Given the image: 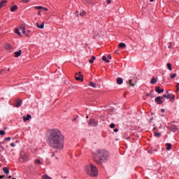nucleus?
Here are the masks:
<instances>
[{"label":"nucleus","instance_id":"47","mask_svg":"<svg viewBox=\"0 0 179 179\" xmlns=\"http://www.w3.org/2000/svg\"><path fill=\"white\" fill-rule=\"evenodd\" d=\"M107 2H108V4H110V3H111V0H108Z\"/></svg>","mask_w":179,"mask_h":179},{"label":"nucleus","instance_id":"57","mask_svg":"<svg viewBox=\"0 0 179 179\" xmlns=\"http://www.w3.org/2000/svg\"><path fill=\"white\" fill-rule=\"evenodd\" d=\"M8 178H12V176H9Z\"/></svg>","mask_w":179,"mask_h":179},{"label":"nucleus","instance_id":"51","mask_svg":"<svg viewBox=\"0 0 179 179\" xmlns=\"http://www.w3.org/2000/svg\"><path fill=\"white\" fill-rule=\"evenodd\" d=\"M3 72V70H0V75Z\"/></svg>","mask_w":179,"mask_h":179},{"label":"nucleus","instance_id":"15","mask_svg":"<svg viewBox=\"0 0 179 179\" xmlns=\"http://www.w3.org/2000/svg\"><path fill=\"white\" fill-rule=\"evenodd\" d=\"M30 118H31V115H27V117L23 116L24 121H29V120H30Z\"/></svg>","mask_w":179,"mask_h":179},{"label":"nucleus","instance_id":"39","mask_svg":"<svg viewBox=\"0 0 179 179\" xmlns=\"http://www.w3.org/2000/svg\"><path fill=\"white\" fill-rule=\"evenodd\" d=\"M76 16H77L78 17H79V11H76Z\"/></svg>","mask_w":179,"mask_h":179},{"label":"nucleus","instance_id":"20","mask_svg":"<svg viewBox=\"0 0 179 179\" xmlns=\"http://www.w3.org/2000/svg\"><path fill=\"white\" fill-rule=\"evenodd\" d=\"M124 47H127V45L124 43H120L119 44V48H124Z\"/></svg>","mask_w":179,"mask_h":179},{"label":"nucleus","instance_id":"9","mask_svg":"<svg viewBox=\"0 0 179 179\" xmlns=\"http://www.w3.org/2000/svg\"><path fill=\"white\" fill-rule=\"evenodd\" d=\"M14 55H15V58H18V57H20L22 55V50L15 52Z\"/></svg>","mask_w":179,"mask_h":179},{"label":"nucleus","instance_id":"6","mask_svg":"<svg viewBox=\"0 0 179 179\" xmlns=\"http://www.w3.org/2000/svg\"><path fill=\"white\" fill-rule=\"evenodd\" d=\"M163 96H157L155 99V101L156 103H157V104H163Z\"/></svg>","mask_w":179,"mask_h":179},{"label":"nucleus","instance_id":"14","mask_svg":"<svg viewBox=\"0 0 179 179\" xmlns=\"http://www.w3.org/2000/svg\"><path fill=\"white\" fill-rule=\"evenodd\" d=\"M36 27L38 29H44V22H42L41 24L36 23Z\"/></svg>","mask_w":179,"mask_h":179},{"label":"nucleus","instance_id":"48","mask_svg":"<svg viewBox=\"0 0 179 179\" xmlns=\"http://www.w3.org/2000/svg\"><path fill=\"white\" fill-rule=\"evenodd\" d=\"M38 15H41V11H38Z\"/></svg>","mask_w":179,"mask_h":179},{"label":"nucleus","instance_id":"42","mask_svg":"<svg viewBox=\"0 0 179 179\" xmlns=\"http://www.w3.org/2000/svg\"><path fill=\"white\" fill-rule=\"evenodd\" d=\"M10 146L12 147V148H15V143H10Z\"/></svg>","mask_w":179,"mask_h":179},{"label":"nucleus","instance_id":"56","mask_svg":"<svg viewBox=\"0 0 179 179\" xmlns=\"http://www.w3.org/2000/svg\"><path fill=\"white\" fill-rule=\"evenodd\" d=\"M73 121H76V118L73 119Z\"/></svg>","mask_w":179,"mask_h":179},{"label":"nucleus","instance_id":"36","mask_svg":"<svg viewBox=\"0 0 179 179\" xmlns=\"http://www.w3.org/2000/svg\"><path fill=\"white\" fill-rule=\"evenodd\" d=\"M22 33L23 34H26V28L23 27L22 29Z\"/></svg>","mask_w":179,"mask_h":179},{"label":"nucleus","instance_id":"50","mask_svg":"<svg viewBox=\"0 0 179 179\" xmlns=\"http://www.w3.org/2000/svg\"><path fill=\"white\" fill-rule=\"evenodd\" d=\"M54 156H55V152L52 153V157H54Z\"/></svg>","mask_w":179,"mask_h":179},{"label":"nucleus","instance_id":"43","mask_svg":"<svg viewBox=\"0 0 179 179\" xmlns=\"http://www.w3.org/2000/svg\"><path fill=\"white\" fill-rule=\"evenodd\" d=\"M108 59H111V58H112V57H111V55H108Z\"/></svg>","mask_w":179,"mask_h":179},{"label":"nucleus","instance_id":"18","mask_svg":"<svg viewBox=\"0 0 179 179\" xmlns=\"http://www.w3.org/2000/svg\"><path fill=\"white\" fill-rule=\"evenodd\" d=\"M8 2V1L6 0H3L0 3V9L1 8H3V6H5V3H6Z\"/></svg>","mask_w":179,"mask_h":179},{"label":"nucleus","instance_id":"23","mask_svg":"<svg viewBox=\"0 0 179 179\" xmlns=\"http://www.w3.org/2000/svg\"><path fill=\"white\" fill-rule=\"evenodd\" d=\"M102 60H103L105 62L110 63V60L107 59V57L103 56Z\"/></svg>","mask_w":179,"mask_h":179},{"label":"nucleus","instance_id":"60","mask_svg":"<svg viewBox=\"0 0 179 179\" xmlns=\"http://www.w3.org/2000/svg\"><path fill=\"white\" fill-rule=\"evenodd\" d=\"M8 71H10V69H8Z\"/></svg>","mask_w":179,"mask_h":179},{"label":"nucleus","instance_id":"33","mask_svg":"<svg viewBox=\"0 0 179 179\" xmlns=\"http://www.w3.org/2000/svg\"><path fill=\"white\" fill-rule=\"evenodd\" d=\"M110 128H111L112 129H113V128H115V124L114 123H111V124H110Z\"/></svg>","mask_w":179,"mask_h":179},{"label":"nucleus","instance_id":"21","mask_svg":"<svg viewBox=\"0 0 179 179\" xmlns=\"http://www.w3.org/2000/svg\"><path fill=\"white\" fill-rule=\"evenodd\" d=\"M166 150H171V143H166Z\"/></svg>","mask_w":179,"mask_h":179},{"label":"nucleus","instance_id":"3","mask_svg":"<svg viewBox=\"0 0 179 179\" xmlns=\"http://www.w3.org/2000/svg\"><path fill=\"white\" fill-rule=\"evenodd\" d=\"M85 172L90 177H97L99 176V171L93 164H88L85 167Z\"/></svg>","mask_w":179,"mask_h":179},{"label":"nucleus","instance_id":"52","mask_svg":"<svg viewBox=\"0 0 179 179\" xmlns=\"http://www.w3.org/2000/svg\"><path fill=\"white\" fill-rule=\"evenodd\" d=\"M162 113H164V109H162Z\"/></svg>","mask_w":179,"mask_h":179},{"label":"nucleus","instance_id":"26","mask_svg":"<svg viewBox=\"0 0 179 179\" xmlns=\"http://www.w3.org/2000/svg\"><path fill=\"white\" fill-rule=\"evenodd\" d=\"M34 162L36 164H43V163L41 162V161L38 159H35Z\"/></svg>","mask_w":179,"mask_h":179},{"label":"nucleus","instance_id":"61","mask_svg":"<svg viewBox=\"0 0 179 179\" xmlns=\"http://www.w3.org/2000/svg\"><path fill=\"white\" fill-rule=\"evenodd\" d=\"M115 52H118L117 51H115Z\"/></svg>","mask_w":179,"mask_h":179},{"label":"nucleus","instance_id":"49","mask_svg":"<svg viewBox=\"0 0 179 179\" xmlns=\"http://www.w3.org/2000/svg\"><path fill=\"white\" fill-rule=\"evenodd\" d=\"M176 88H179V83H177Z\"/></svg>","mask_w":179,"mask_h":179},{"label":"nucleus","instance_id":"27","mask_svg":"<svg viewBox=\"0 0 179 179\" xmlns=\"http://www.w3.org/2000/svg\"><path fill=\"white\" fill-rule=\"evenodd\" d=\"M15 34H17V36H22V34H20V31H19V29H17V28L15 29Z\"/></svg>","mask_w":179,"mask_h":179},{"label":"nucleus","instance_id":"10","mask_svg":"<svg viewBox=\"0 0 179 179\" xmlns=\"http://www.w3.org/2000/svg\"><path fill=\"white\" fill-rule=\"evenodd\" d=\"M116 82L117 85H122V83H124V80L122 78H117Z\"/></svg>","mask_w":179,"mask_h":179},{"label":"nucleus","instance_id":"24","mask_svg":"<svg viewBox=\"0 0 179 179\" xmlns=\"http://www.w3.org/2000/svg\"><path fill=\"white\" fill-rule=\"evenodd\" d=\"M94 59H96V57L92 56V59L89 60L90 64H93V62H94Z\"/></svg>","mask_w":179,"mask_h":179},{"label":"nucleus","instance_id":"30","mask_svg":"<svg viewBox=\"0 0 179 179\" xmlns=\"http://www.w3.org/2000/svg\"><path fill=\"white\" fill-rule=\"evenodd\" d=\"M166 99H171V94H169V91L166 92Z\"/></svg>","mask_w":179,"mask_h":179},{"label":"nucleus","instance_id":"11","mask_svg":"<svg viewBox=\"0 0 179 179\" xmlns=\"http://www.w3.org/2000/svg\"><path fill=\"white\" fill-rule=\"evenodd\" d=\"M155 92H157V93H163V92H164V89H160V87H157L155 88Z\"/></svg>","mask_w":179,"mask_h":179},{"label":"nucleus","instance_id":"7","mask_svg":"<svg viewBox=\"0 0 179 179\" xmlns=\"http://www.w3.org/2000/svg\"><path fill=\"white\" fill-rule=\"evenodd\" d=\"M89 125H92V127H97L98 123L94 120L91 119L89 122Z\"/></svg>","mask_w":179,"mask_h":179},{"label":"nucleus","instance_id":"34","mask_svg":"<svg viewBox=\"0 0 179 179\" xmlns=\"http://www.w3.org/2000/svg\"><path fill=\"white\" fill-rule=\"evenodd\" d=\"M129 85H131V86H132L134 87V86H135V84L132 83V80H129Z\"/></svg>","mask_w":179,"mask_h":179},{"label":"nucleus","instance_id":"58","mask_svg":"<svg viewBox=\"0 0 179 179\" xmlns=\"http://www.w3.org/2000/svg\"><path fill=\"white\" fill-rule=\"evenodd\" d=\"M173 122V124L176 123V122H175V121H173V122Z\"/></svg>","mask_w":179,"mask_h":179},{"label":"nucleus","instance_id":"29","mask_svg":"<svg viewBox=\"0 0 179 179\" xmlns=\"http://www.w3.org/2000/svg\"><path fill=\"white\" fill-rule=\"evenodd\" d=\"M167 68L169 69V71H173V69L171 68V64L168 63L167 64Z\"/></svg>","mask_w":179,"mask_h":179},{"label":"nucleus","instance_id":"25","mask_svg":"<svg viewBox=\"0 0 179 179\" xmlns=\"http://www.w3.org/2000/svg\"><path fill=\"white\" fill-rule=\"evenodd\" d=\"M154 135L155 136H156V138H160V136H162V134H160L159 132H155Z\"/></svg>","mask_w":179,"mask_h":179},{"label":"nucleus","instance_id":"35","mask_svg":"<svg viewBox=\"0 0 179 179\" xmlns=\"http://www.w3.org/2000/svg\"><path fill=\"white\" fill-rule=\"evenodd\" d=\"M34 8H35V9H38V10L43 9V6H35Z\"/></svg>","mask_w":179,"mask_h":179},{"label":"nucleus","instance_id":"41","mask_svg":"<svg viewBox=\"0 0 179 179\" xmlns=\"http://www.w3.org/2000/svg\"><path fill=\"white\" fill-rule=\"evenodd\" d=\"M11 138L10 137H7L5 138V141H10Z\"/></svg>","mask_w":179,"mask_h":179},{"label":"nucleus","instance_id":"1","mask_svg":"<svg viewBox=\"0 0 179 179\" xmlns=\"http://www.w3.org/2000/svg\"><path fill=\"white\" fill-rule=\"evenodd\" d=\"M64 135L58 129H52L48 136V143L53 149H64Z\"/></svg>","mask_w":179,"mask_h":179},{"label":"nucleus","instance_id":"13","mask_svg":"<svg viewBox=\"0 0 179 179\" xmlns=\"http://www.w3.org/2000/svg\"><path fill=\"white\" fill-rule=\"evenodd\" d=\"M4 48L6 50H12V45L9 43L5 44Z\"/></svg>","mask_w":179,"mask_h":179},{"label":"nucleus","instance_id":"54","mask_svg":"<svg viewBox=\"0 0 179 179\" xmlns=\"http://www.w3.org/2000/svg\"><path fill=\"white\" fill-rule=\"evenodd\" d=\"M177 92H179V88H177Z\"/></svg>","mask_w":179,"mask_h":179},{"label":"nucleus","instance_id":"19","mask_svg":"<svg viewBox=\"0 0 179 179\" xmlns=\"http://www.w3.org/2000/svg\"><path fill=\"white\" fill-rule=\"evenodd\" d=\"M20 106H22V102L21 101H17L15 105V107L19 108L20 107Z\"/></svg>","mask_w":179,"mask_h":179},{"label":"nucleus","instance_id":"45","mask_svg":"<svg viewBox=\"0 0 179 179\" xmlns=\"http://www.w3.org/2000/svg\"><path fill=\"white\" fill-rule=\"evenodd\" d=\"M114 132H118V129H114Z\"/></svg>","mask_w":179,"mask_h":179},{"label":"nucleus","instance_id":"59","mask_svg":"<svg viewBox=\"0 0 179 179\" xmlns=\"http://www.w3.org/2000/svg\"><path fill=\"white\" fill-rule=\"evenodd\" d=\"M0 178H2V176H0Z\"/></svg>","mask_w":179,"mask_h":179},{"label":"nucleus","instance_id":"37","mask_svg":"<svg viewBox=\"0 0 179 179\" xmlns=\"http://www.w3.org/2000/svg\"><path fill=\"white\" fill-rule=\"evenodd\" d=\"M0 135H1V136L5 135V131H3V130H0Z\"/></svg>","mask_w":179,"mask_h":179},{"label":"nucleus","instance_id":"40","mask_svg":"<svg viewBox=\"0 0 179 179\" xmlns=\"http://www.w3.org/2000/svg\"><path fill=\"white\" fill-rule=\"evenodd\" d=\"M162 97H163V99H167V94H164L163 96H162Z\"/></svg>","mask_w":179,"mask_h":179},{"label":"nucleus","instance_id":"44","mask_svg":"<svg viewBox=\"0 0 179 179\" xmlns=\"http://www.w3.org/2000/svg\"><path fill=\"white\" fill-rule=\"evenodd\" d=\"M174 95H171V99H172V100H174Z\"/></svg>","mask_w":179,"mask_h":179},{"label":"nucleus","instance_id":"28","mask_svg":"<svg viewBox=\"0 0 179 179\" xmlns=\"http://www.w3.org/2000/svg\"><path fill=\"white\" fill-rule=\"evenodd\" d=\"M90 86H91L92 87H97V86L96 85V83L91 82L90 83Z\"/></svg>","mask_w":179,"mask_h":179},{"label":"nucleus","instance_id":"8","mask_svg":"<svg viewBox=\"0 0 179 179\" xmlns=\"http://www.w3.org/2000/svg\"><path fill=\"white\" fill-rule=\"evenodd\" d=\"M170 129L173 132H177V131H178L179 129L178 126L173 124L170 127Z\"/></svg>","mask_w":179,"mask_h":179},{"label":"nucleus","instance_id":"62","mask_svg":"<svg viewBox=\"0 0 179 179\" xmlns=\"http://www.w3.org/2000/svg\"><path fill=\"white\" fill-rule=\"evenodd\" d=\"M13 179H16V178H13Z\"/></svg>","mask_w":179,"mask_h":179},{"label":"nucleus","instance_id":"46","mask_svg":"<svg viewBox=\"0 0 179 179\" xmlns=\"http://www.w3.org/2000/svg\"><path fill=\"white\" fill-rule=\"evenodd\" d=\"M43 10H45L46 12L48 11V8H43Z\"/></svg>","mask_w":179,"mask_h":179},{"label":"nucleus","instance_id":"4","mask_svg":"<svg viewBox=\"0 0 179 179\" xmlns=\"http://www.w3.org/2000/svg\"><path fill=\"white\" fill-rule=\"evenodd\" d=\"M20 163H26V162H29V155L27 154H22L20 157Z\"/></svg>","mask_w":179,"mask_h":179},{"label":"nucleus","instance_id":"16","mask_svg":"<svg viewBox=\"0 0 179 179\" xmlns=\"http://www.w3.org/2000/svg\"><path fill=\"white\" fill-rule=\"evenodd\" d=\"M3 171L5 173V174H9V168L8 167H3Z\"/></svg>","mask_w":179,"mask_h":179},{"label":"nucleus","instance_id":"53","mask_svg":"<svg viewBox=\"0 0 179 179\" xmlns=\"http://www.w3.org/2000/svg\"><path fill=\"white\" fill-rule=\"evenodd\" d=\"M155 0H150V2H153Z\"/></svg>","mask_w":179,"mask_h":179},{"label":"nucleus","instance_id":"22","mask_svg":"<svg viewBox=\"0 0 179 179\" xmlns=\"http://www.w3.org/2000/svg\"><path fill=\"white\" fill-rule=\"evenodd\" d=\"M42 179H52V178L48 176V175L42 176Z\"/></svg>","mask_w":179,"mask_h":179},{"label":"nucleus","instance_id":"5","mask_svg":"<svg viewBox=\"0 0 179 179\" xmlns=\"http://www.w3.org/2000/svg\"><path fill=\"white\" fill-rule=\"evenodd\" d=\"M75 78L76 80H80L81 82H83V76L80 75V72H79L78 73H76L75 75Z\"/></svg>","mask_w":179,"mask_h":179},{"label":"nucleus","instance_id":"55","mask_svg":"<svg viewBox=\"0 0 179 179\" xmlns=\"http://www.w3.org/2000/svg\"><path fill=\"white\" fill-rule=\"evenodd\" d=\"M150 120H151V121L153 120V117H151Z\"/></svg>","mask_w":179,"mask_h":179},{"label":"nucleus","instance_id":"2","mask_svg":"<svg viewBox=\"0 0 179 179\" xmlns=\"http://www.w3.org/2000/svg\"><path fill=\"white\" fill-rule=\"evenodd\" d=\"M95 162L96 163H101V162H106V160H108V158L110 157V153L108 151L106 150H97L94 153Z\"/></svg>","mask_w":179,"mask_h":179},{"label":"nucleus","instance_id":"12","mask_svg":"<svg viewBox=\"0 0 179 179\" xmlns=\"http://www.w3.org/2000/svg\"><path fill=\"white\" fill-rule=\"evenodd\" d=\"M157 83V78H152L150 80V84L151 85H156Z\"/></svg>","mask_w":179,"mask_h":179},{"label":"nucleus","instance_id":"32","mask_svg":"<svg viewBox=\"0 0 179 179\" xmlns=\"http://www.w3.org/2000/svg\"><path fill=\"white\" fill-rule=\"evenodd\" d=\"M176 76H177L176 73H173L171 75V79H174V78H176Z\"/></svg>","mask_w":179,"mask_h":179},{"label":"nucleus","instance_id":"38","mask_svg":"<svg viewBox=\"0 0 179 179\" xmlns=\"http://www.w3.org/2000/svg\"><path fill=\"white\" fill-rule=\"evenodd\" d=\"M24 3H27V2H30V0H22Z\"/></svg>","mask_w":179,"mask_h":179},{"label":"nucleus","instance_id":"17","mask_svg":"<svg viewBox=\"0 0 179 179\" xmlns=\"http://www.w3.org/2000/svg\"><path fill=\"white\" fill-rule=\"evenodd\" d=\"M17 10V6H13L10 8V12H15Z\"/></svg>","mask_w":179,"mask_h":179},{"label":"nucleus","instance_id":"31","mask_svg":"<svg viewBox=\"0 0 179 179\" xmlns=\"http://www.w3.org/2000/svg\"><path fill=\"white\" fill-rule=\"evenodd\" d=\"M80 16L81 17L86 16V11H83V13H80Z\"/></svg>","mask_w":179,"mask_h":179}]
</instances>
